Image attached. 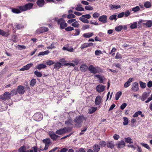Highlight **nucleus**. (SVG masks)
I'll list each match as a JSON object with an SVG mask.
<instances>
[{
  "instance_id": "13d9d810",
  "label": "nucleus",
  "mask_w": 152,
  "mask_h": 152,
  "mask_svg": "<svg viewBox=\"0 0 152 152\" xmlns=\"http://www.w3.org/2000/svg\"><path fill=\"white\" fill-rule=\"evenodd\" d=\"M46 64L48 65H51L54 64V63L51 60H49L47 61Z\"/></svg>"
},
{
  "instance_id": "ddd939ff",
  "label": "nucleus",
  "mask_w": 152,
  "mask_h": 152,
  "mask_svg": "<svg viewBox=\"0 0 152 152\" xmlns=\"http://www.w3.org/2000/svg\"><path fill=\"white\" fill-rule=\"evenodd\" d=\"M49 135L51 139L55 141L56 140L57 138L59 137L58 135L55 134L53 132H49Z\"/></svg>"
},
{
  "instance_id": "a211bd4d",
  "label": "nucleus",
  "mask_w": 152,
  "mask_h": 152,
  "mask_svg": "<svg viewBox=\"0 0 152 152\" xmlns=\"http://www.w3.org/2000/svg\"><path fill=\"white\" fill-rule=\"evenodd\" d=\"M138 85L137 83H134L133 84L132 90L134 91H136L138 90Z\"/></svg>"
},
{
  "instance_id": "de8ad7c7",
  "label": "nucleus",
  "mask_w": 152,
  "mask_h": 152,
  "mask_svg": "<svg viewBox=\"0 0 152 152\" xmlns=\"http://www.w3.org/2000/svg\"><path fill=\"white\" fill-rule=\"evenodd\" d=\"M122 58V56L121 54H120L119 53H117L115 57V58L116 59H121Z\"/></svg>"
},
{
  "instance_id": "69168bd1",
  "label": "nucleus",
  "mask_w": 152,
  "mask_h": 152,
  "mask_svg": "<svg viewBox=\"0 0 152 152\" xmlns=\"http://www.w3.org/2000/svg\"><path fill=\"white\" fill-rule=\"evenodd\" d=\"M127 106V104L126 103H123L121 106L120 108L121 109L124 110Z\"/></svg>"
},
{
  "instance_id": "ea45409f",
  "label": "nucleus",
  "mask_w": 152,
  "mask_h": 152,
  "mask_svg": "<svg viewBox=\"0 0 152 152\" xmlns=\"http://www.w3.org/2000/svg\"><path fill=\"white\" fill-rule=\"evenodd\" d=\"M34 74L38 77H41L42 76V74L40 72H38L37 71H35L34 72Z\"/></svg>"
},
{
  "instance_id": "37998d69",
  "label": "nucleus",
  "mask_w": 152,
  "mask_h": 152,
  "mask_svg": "<svg viewBox=\"0 0 152 152\" xmlns=\"http://www.w3.org/2000/svg\"><path fill=\"white\" fill-rule=\"evenodd\" d=\"M72 26L76 27L78 28L79 26V24L77 21H75L72 24Z\"/></svg>"
},
{
  "instance_id": "b1692460",
  "label": "nucleus",
  "mask_w": 152,
  "mask_h": 152,
  "mask_svg": "<svg viewBox=\"0 0 152 152\" xmlns=\"http://www.w3.org/2000/svg\"><path fill=\"white\" fill-rule=\"evenodd\" d=\"M100 146L98 145L95 144L93 146V149L94 152H98L100 149Z\"/></svg>"
},
{
  "instance_id": "0eeeda50",
  "label": "nucleus",
  "mask_w": 152,
  "mask_h": 152,
  "mask_svg": "<svg viewBox=\"0 0 152 152\" xmlns=\"http://www.w3.org/2000/svg\"><path fill=\"white\" fill-rule=\"evenodd\" d=\"M68 131V129L66 127H64L57 130L56 132V133L58 134L61 135L67 132Z\"/></svg>"
},
{
  "instance_id": "f8f14e48",
  "label": "nucleus",
  "mask_w": 152,
  "mask_h": 152,
  "mask_svg": "<svg viewBox=\"0 0 152 152\" xmlns=\"http://www.w3.org/2000/svg\"><path fill=\"white\" fill-rule=\"evenodd\" d=\"M105 86L99 84L96 87V90L97 91L100 93L103 92L105 89Z\"/></svg>"
},
{
  "instance_id": "c03bdc74",
  "label": "nucleus",
  "mask_w": 152,
  "mask_h": 152,
  "mask_svg": "<svg viewBox=\"0 0 152 152\" xmlns=\"http://www.w3.org/2000/svg\"><path fill=\"white\" fill-rule=\"evenodd\" d=\"M72 120H71V119H69L65 121V124L66 125H71L72 124Z\"/></svg>"
},
{
  "instance_id": "0e129e2a",
  "label": "nucleus",
  "mask_w": 152,
  "mask_h": 152,
  "mask_svg": "<svg viewBox=\"0 0 152 152\" xmlns=\"http://www.w3.org/2000/svg\"><path fill=\"white\" fill-rule=\"evenodd\" d=\"M88 47L87 45V43H85L83 45H81V46L80 47L81 49L82 50Z\"/></svg>"
},
{
  "instance_id": "5fc2aeb1",
  "label": "nucleus",
  "mask_w": 152,
  "mask_h": 152,
  "mask_svg": "<svg viewBox=\"0 0 152 152\" xmlns=\"http://www.w3.org/2000/svg\"><path fill=\"white\" fill-rule=\"evenodd\" d=\"M100 15L99 13L98 12H94L93 15V16L94 18H97Z\"/></svg>"
},
{
  "instance_id": "864d4df0",
  "label": "nucleus",
  "mask_w": 152,
  "mask_h": 152,
  "mask_svg": "<svg viewBox=\"0 0 152 152\" xmlns=\"http://www.w3.org/2000/svg\"><path fill=\"white\" fill-rule=\"evenodd\" d=\"M67 17L68 19L73 18L75 17V16L73 14H70L67 15Z\"/></svg>"
},
{
  "instance_id": "3c124183",
  "label": "nucleus",
  "mask_w": 152,
  "mask_h": 152,
  "mask_svg": "<svg viewBox=\"0 0 152 152\" xmlns=\"http://www.w3.org/2000/svg\"><path fill=\"white\" fill-rule=\"evenodd\" d=\"M95 54L96 56H99L100 54H102V53L100 50H98L95 51Z\"/></svg>"
},
{
  "instance_id": "8fccbe9b",
  "label": "nucleus",
  "mask_w": 152,
  "mask_h": 152,
  "mask_svg": "<svg viewBox=\"0 0 152 152\" xmlns=\"http://www.w3.org/2000/svg\"><path fill=\"white\" fill-rule=\"evenodd\" d=\"M140 87L142 88H145L146 86V84L143 83L142 81H140L139 82Z\"/></svg>"
},
{
  "instance_id": "338daca9",
  "label": "nucleus",
  "mask_w": 152,
  "mask_h": 152,
  "mask_svg": "<svg viewBox=\"0 0 152 152\" xmlns=\"http://www.w3.org/2000/svg\"><path fill=\"white\" fill-rule=\"evenodd\" d=\"M120 137L119 135H118L117 134H115L113 136V137L114 140H118Z\"/></svg>"
},
{
  "instance_id": "a878e982",
  "label": "nucleus",
  "mask_w": 152,
  "mask_h": 152,
  "mask_svg": "<svg viewBox=\"0 0 152 152\" xmlns=\"http://www.w3.org/2000/svg\"><path fill=\"white\" fill-rule=\"evenodd\" d=\"M75 9L77 11H82L84 10V8L82 7L81 4H79L77 5V7L75 8Z\"/></svg>"
},
{
  "instance_id": "bf43d9fd",
  "label": "nucleus",
  "mask_w": 152,
  "mask_h": 152,
  "mask_svg": "<svg viewBox=\"0 0 152 152\" xmlns=\"http://www.w3.org/2000/svg\"><path fill=\"white\" fill-rule=\"evenodd\" d=\"M82 17H83L86 19H89L91 17V16L89 14H86L82 16Z\"/></svg>"
},
{
  "instance_id": "dca6fc26",
  "label": "nucleus",
  "mask_w": 152,
  "mask_h": 152,
  "mask_svg": "<svg viewBox=\"0 0 152 152\" xmlns=\"http://www.w3.org/2000/svg\"><path fill=\"white\" fill-rule=\"evenodd\" d=\"M33 65V64H28L26 66H23L22 68L20 69V71H24L28 69L30 67Z\"/></svg>"
},
{
  "instance_id": "4468645a",
  "label": "nucleus",
  "mask_w": 152,
  "mask_h": 152,
  "mask_svg": "<svg viewBox=\"0 0 152 152\" xmlns=\"http://www.w3.org/2000/svg\"><path fill=\"white\" fill-rule=\"evenodd\" d=\"M48 28L42 27L39 28L37 30V33H42L47 31H48Z\"/></svg>"
},
{
  "instance_id": "7ed1b4c3",
  "label": "nucleus",
  "mask_w": 152,
  "mask_h": 152,
  "mask_svg": "<svg viewBox=\"0 0 152 152\" xmlns=\"http://www.w3.org/2000/svg\"><path fill=\"white\" fill-rule=\"evenodd\" d=\"M34 119L37 121H39L42 120L43 118L42 114L39 112L35 113L33 116Z\"/></svg>"
},
{
  "instance_id": "79ce46f5",
  "label": "nucleus",
  "mask_w": 152,
  "mask_h": 152,
  "mask_svg": "<svg viewBox=\"0 0 152 152\" xmlns=\"http://www.w3.org/2000/svg\"><path fill=\"white\" fill-rule=\"evenodd\" d=\"M123 27L122 26H119L115 27V29L117 31H120L122 29Z\"/></svg>"
},
{
  "instance_id": "9d476101",
  "label": "nucleus",
  "mask_w": 152,
  "mask_h": 152,
  "mask_svg": "<svg viewBox=\"0 0 152 152\" xmlns=\"http://www.w3.org/2000/svg\"><path fill=\"white\" fill-rule=\"evenodd\" d=\"M17 91L20 94H23L25 92L24 87L21 85L18 86L17 88Z\"/></svg>"
},
{
  "instance_id": "f257e3e1",
  "label": "nucleus",
  "mask_w": 152,
  "mask_h": 152,
  "mask_svg": "<svg viewBox=\"0 0 152 152\" xmlns=\"http://www.w3.org/2000/svg\"><path fill=\"white\" fill-rule=\"evenodd\" d=\"M33 6V4L28 3L24 5L19 6L18 8H13L12 9V12L15 13H20L22 12L31 9Z\"/></svg>"
},
{
  "instance_id": "603ef678",
  "label": "nucleus",
  "mask_w": 152,
  "mask_h": 152,
  "mask_svg": "<svg viewBox=\"0 0 152 152\" xmlns=\"http://www.w3.org/2000/svg\"><path fill=\"white\" fill-rule=\"evenodd\" d=\"M10 94H11V96H13L16 94H17V91L16 89H14L11 91Z\"/></svg>"
},
{
  "instance_id": "20e7f679",
  "label": "nucleus",
  "mask_w": 152,
  "mask_h": 152,
  "mask_svg": "<svg viewBox=\"0 0 152 152\" xmlns=\"http://www.w3.org/2000/svg\"><path fill=\"white\" fill-rule=\"evenodd\" d=\"M57 23L58 24H60V28L61 29H64L67 26V24L64 21L63 18H61L58 20Z\"/></svg>"
},
{
  "instance_id": "9b49d317",
  "label": "nucleus",
  "mask_w": 152,
  "mask_h": 152,
  "mask_svg": "<svg viewBox=\"0 0 152 152\" xmlns=\"http://www.w3.org/2000/svg\"><path fill=\"white\" fill-rule=\"evenodd\" d=\"M107 16L106 15H103L100 17L98 19L99 20L102 22V23H104L107 22Z\"/></svg>"
},
{
  "instance_id": "f704fd0d",
  "label": "nucleus",
  "mask_w": 152,
  "mask_h": 152,
  "mask_svg": "<svg viewBox=\"0 0 152 152\" xmlns=\"http://www.w3.org/2000/svg\"><path fill=\"white\" fill-rule=\"evenodd\" d=\"M55 43L54 42H53L50 46L47 47V48L48 49H52L55 48L56 47L55 46Z\"/></svg>"
},
{
  "instance_id": "6e6552de",
  "label": "nucleus",
  "mask_w": 152,
  "mask_h": 152,
  "mask_svg": "<svg viewBox=\"0 0 152 152\" xmlns=\"http://www.w3.org/2000/svg\"><path fill=\"white\" fill-rule=\"evenodd\" d=\"M11 96V94H10V93L7 92L4 94L3 96H0V98L1 99L5 100L6 99H10Z\"/></svg>"
},
{
  "instance_id": "6ab92c4d",
  "label": "nucleus",
  "mask_w": 152,
  "mask_h": 152,
  "mask_svg": "<svg viewBox=\"0 0 152 152\" xmlns=\"http://www.w3.org/2000/svg\"><path fill=\"white\" fill-rule=\"evenodd\" d=\"M107 146L109 148L113 149L114 148V142L112 141H109L107 142L106 144Z\"/></svg>"
},
{
  "instance_id": "052dcab7",
  "label": "nucleus",
  "mask_w": 152,
  "mask_h": 152,
  "mask_svg": "<svg viewBox=\"0 0 152 152\" xmlns=\"http://www.w3.org/2000/svg\"><path fill=\"white\" fill-rule=\"evenodd\" d=\"M16 27L18 29H21L23 27V26L22 25L18 23H16Z\"/></svg>"
},
{
  "instance_id": "a19ab883",
  "label": "nucleus",
  "mask_w": 152,
  "mask_h": 152,
  "mask_svg": "<svg viewBox=\"0 0 152 152\" xmlns=\"http://www.w3.org/2000/svg\"><path fill=\"white\" fill-rule=\"evenodd\" d=\"M63 50H66L67 51L73 52V49L72 48H69L67 47H63Z\"/></svg>"
},
{
  "instance_id": "e433bc0d",
  "label": "nucleus",
  "mask_w": 152,
  "mask_h": 152,
  "mask_svg": "<svg viewBox=\"0 0 152 152\" xmlns=\"http://www.w3.org/2000/svg\"><path fill=\"white\" fill-rule=\"evenodd\" d=\"M123 119L124 120V122H123V124L125 126L128 125L129 123L128 118L126 117H124Z\"/></svg>"
},
{
  "instance_id": "cd10ccee",
  "label": "nucleus",
  "mask_w": 152,
  "mask_h": 152,
  "mask_svg": "<svg viewBox=\"0 0 152 152\" xmlns=\"http://www.w3.org/2000/svg\"><path fill=\"white\" fill-rule=\"evenodd\" d=\"M97 110V107H91L88 110V113L89 114H92L95 112Z\"/></svg>"
},
{
  "instance_id": "49530a36",
  "label": "nucleus",
  "mask_w": 152,
  "mask_h": 152,
  "mask_svg": "<svg viewBox=\"0 0 152 152\" xmlns=\"http://www.w3.org/2000/svg\"><path fill=\"white\" fill-rule=\"evenodd\" d=\"M140 10V8L139 6H137L132 8V11L134 12H137Z\"/></svg>"
},
{
  "instance_id": "58836bf2",
  "label": "nucleus",
  "mask_w": 152,
  "mask_h": 152,
  "mask_svg": "<svg viewBox=\"0 0 152 152\" xmlns=\"http://www.w3.org/2000/svg\"><path fill=\"white\" fill-rule=\"evenodd\" d=\"M137 27V22H134L131 24L130 26V28L131 29H134L136 28Z\"/></svg>"
},
{
  "instance_id": "5701e85b",
  "label": "nucleus",
  "mask_w": 152,
  "mask_h": 152,
  "mask_svg": "<svg viewBox=\"0 0 152 152\" xmlns=\"http://www.w3.org/2000/svg\"><path fill=\"white\" fill-rule=\"evenodd\" d=\"M45 3L44 0H37V4L39 7H42L44 5Z\"/></svg>"
},
{
  "instance_id": "6e6d98bb",
  "label": "nucleus",
  "mask_w": 152,
  "mask_h": 152,
  "mask_svg": "<svg viewBox=\"0 0 152 152\" xmlns=\"http://www.w3.org/2000/svg\"><path fill=\"white\" fill-rule=\"evenodd\" d=\"M99 144L101 147H104L107 144V143L104 141H102L100 142Z\"/></svg>"
},
{
  "instance_id": "c85d7f7f",
  "label": "nucleus",
  "mask_w": 152,
  "mask_h": 152,
  "mask_svg": "<svg viewBox=\"0 0 152 152\" xmlns=\"http://www.w3.org/2000/svg\"><path fill=\"white\" fill-rule=\"evenodd\" d=\"M79 20L84 23H89L88 20L82 16L80 18Z\"/></svg>"
},
{
  "instance_id": "a18cd8bd",
  "label": "nucleus",
  "mask_w": 152,
  "mask_h": 152,
  "mask_svg": "<svg viewBox=\"0 0 152 152\" xmlns=\"http://www.w3.org/2000/svg\"><path fill=\"white\" fill-rule=\"evenodd\" d=\"M140 144L142 146L144 147L145 148H146L148 150H150L151 149L149 145L146 144L144 143H141Z\"/></svg>"
},
{
  "instance_id": "774afa93",
  "label": "nucleus",
  "mask_w": 152,
  "mask_h": 152,
  "mask_svg": "<svg viewBox=\"0 0 152 152\" xmlns=\"http://www.w3.org/2000/svg\"><path fill=\"white\" fill-rule=\"evenodd\" d=\"M152 100V94L151 95L150 97L147 100L145 101L146 103H147Z\"/></svg>"
},
{
  "instance_id": "e2e57ef3",
  "label": "nucleus",
  "mask_w": 152,
  "mask_h": 152,
  "mask_svg": "<svg viewBox=\"0 0 152 152\" xmlns=\"http://www.w3.org/2000/svg\"><path fill=\"white\" fill-rule=\"evenodd\" d=\"M124 15L125 16L127 17L130 15V12L129 10H127L124 12Z\"/></svg>"
},
{
  "instance_id": "7c9ffc66",
  "label": "nucleus",
  "mask_w": 152,
  "mask_h": 152,
  "mask_svg": "<svg viewBox=\"0 0 152 152\" xmlns=\"http://www.w3.org/2000/svg\"><path fill=\"white\" fill-rule=\"evenodd\" d=\"M26 146H23L19 149L18 152H26Z\"/></svg>"
},
{
  "instance_id": "bb28decb",
  "label": "nucleus",
  "mask_w": 152,
  "mask_h": 152,
  "mask_svg": "<svg viewBox=\"0 0 152 152\" xmlns=\"http://www.w3.org/2000/svg\"><path fill=\"white\" fill-rule=\"evenodd\" d=\"M62 65L61 63L59 62L56 63L54 65V68L56 69H59Z\"/></svg>"
},
{
  "instance_id": "393cba45",
  "label": "nucleus",
  "mask_w": 152,
  "mask_h": 152,
  "mask_svg": "<svg viewBox=\"0 0 152 152\" xmlns=\"http://www.w3.org/2000/svg\"><path fill=\"white\" fill-rule=\"evenodd\" d=\"M93 35V33L88 32L83 34V36L86 38H89L92 37Z\"/></svg>"
},
{
  "instance_id": "aec40b11",
  "label": "nucleus",
  "mask_w": 152,
  "mask_h": 152,
  "mask_svg": "<svg viewBox=\"0 0 152 152\" xmlns=\"http://www.w3.org/2000/svg\"><path fill=\"white\" fill-rule=\"evenodd\" d=\"M109 6L111 9L113 10H116L121 7V6L120 5H113L110 4L109 5Z\"/></svg>"
},
{
  "instance_id": "4be33fe9",
  "label": "nucleus",
  "mask_w": 152,
  "mask_h": 152,
  "mask_svg": "<svg viewBox=\"0 0 152 152\" xmlns=\"http://www.w3.org/2000/svg\"><path fill=\"white\" fill-rule=\"evenodd\" d=\"M46 67V65L41 64H38L36 66V68L39 69L40 70L42 69H44Z\"/></svg>"
},
{
  "instance_id": "f3484780",
  "label": "nucleus",
  "mask_w": 152,
  "mask_h": 152,
  "mask_svg": "<svg viewBox=\"0 0 152 152\" xmlns=\"http://www.w3.org/2000/svg\"><path fill=\"white\" fill-rule=\"evenodd\" d=\"M117 146L118 148H121L125 146V143L124 140H122L118 142Z\"/></svg>"
},
{
  "instance_id": "4c0bfd02",
  "label": "nucleus",
  "mask_w": 152,
  "mask_h": 152,
  "mask_svg": "<svg viewBox=\"0 0 152 152\" xmlns=\"http://www.w3.org/2000/svg\"><path fill=\"white\" fill-rule=\"evenodd\" d=\"M117 15H113L110 16L109 17V19L110 20H115V21H116L117 20Z\"/></svg>"
},
{
  "instance_id": "c756f323",
  "label": "nucleus",
  "mask_w": 152,
  "mask_h": 152,
  "mask_svg": "<svg viewBox=\"0 0 152 152\" xmlns=\"http://www.w3.org/2000/svg\"><path fill=\"white\" fill-rule=\"evenodd\" d=\"M144 6L146 8H149L151 7V4L150 2L147 1L144 3Z\"/></svg>"
},
{
  "instance_id": "423d86ee",
  "label": "nucleus",
  "mask_w": 152,
  "mask_h": 152,
  "mask_svg": "<svg viewBox=\"0 0 152 152\" xmlns=\"http://www.w3.org/2000/svg\"><path fill=\"white\" fill-rule=\"evenodd\" d=\"M142 23L143 25H146V26L148 27H150L152 26V22L151 20H149L146 21L144 20H139L138 22L139 24H140L141 23Z\"/></svg>"
},
{
  "instance_id": "412c9836",
  "label": "nucleus",
  "mask_w": 152,
  "mask_h": 152,
  "mask_svg": "<svg viewBox=\"0 0 152 152\" xmlns=\"http://www.w3.org/2000/svg\"><path fill=\"white\" fill-rule=\"evenodd\" d=\"M80 68L81 71L85 72L87 70L88 67L86 65L83 64L81 65Z\"/></svg>"
},
{
  "instance_id": "4d7b16f0",
  "label": "nucleus",
  "mask_w": 152,
  "mask_h": 152,
  "mask_svg": "<svg viewBox=\"0 0 152 152\" xmlns=\"http://www.w3.org/2000/svg\"><path fill=\"white\" fill-rule=\"evenodd\" d=\"M85 9L88 10H92L93 9L92 7L89 5L85 6Z\"/></svg>"
},
{
  "instance_id": "72a5a7b5",
  "label": "nucleus",
  "mask_w": 152,
  "mask_h": 152,
  "mask_svg": "<svg viewBox=\"0 0 152 152\" xmlns=\"http://www.w3.org/2000/svg\"><path fill=\"white\" fill-rule=\"evenodd\" d=\"M125 141L127 143L131 144L133 143L132 139L130 137L125 138Z\"/></svg>"
},
{
  "instance_id": "1a4fd4ad",
  "label": "nucleus",
  "mask_w": 152,
  "mask_h": 152,
  "mask_svg": "<svg viewBox=\"0 0 152 152\" xmlns=\"http://www.w3.org/2000/svg\"><path fill=\"white\" fill-rule=\"evenodd\" d=\"M42 142L45 144V146L43 150H48L50 142V139L49 138L44 139L42 140Z\"/></svg>"
},
{
  "instance_id": "39448f33",
  "label": "nucleus",
  "mask_w": 152,
  "mask_h": 152,
  "mask_svg": "<svg viewBox=\"0 0 152 152\" xmlns=\"http://www.w3.org/2000/svg\"><path fill=\"white\" fill-rule=\"evenodd\" d=\"M99 68L95 67L92 65H90L89 66L88 69L91 73L95 74L99 72Z\"/></svg>"
},
{
  "instance_id": "c9c22d12",
  "label": "nucleus",
  "mask_w": 152,
  "mask_h": 152,
  "mask_svg": "<svg viewBox=\"0 0 152 152\" xmlns=\"http://www.w3.org/2000/svg\"><path fill=\"white\" fill-rule=\"evenodd\" d=\"M147 94L146 93H144L142 95L141 99L142 101H144L147 97Z\"/></svg>"
},
{
  "instance_id": "f03ea898",
  "label": "nucleus",
  "mask_w": 152,
  "mask_h": 152,
  "mask_svg": "<svg viewBox=\"0 0 152 152\" xmlns=\"http://www.w3.org/2000/svg\"><path fill=\"white\" fill-rule=\"evenodd\" d=\"M86 118L83 116H79L76 117L74 119V121L77 124V126L78 127H80L81 126V124L82 123L84 120H86Z\"/></svg>"
},
{
  "instance_id": "473e14b6",
  "label": "nucleus",
  "mask_w": 152,
  "mask_h": 152,
  "mask_svg": "<svg viewBox=\"0 0 152 152\" xmlns=\"http://www.w3.org/2000/svg\"><path fill=\"white\" fill-rule=\"evenodd\" d=\"M9 34L8 32H5L0 29V35H2L3 36H7Z\"/></svg>"
},
{
  "instance_id": "09e8293b",
  "label": "nucleus",
  "mask_w": 152,
  "mask_h": 152,
  "mask_svg": "<svg viewBox=\"0 0 152 152\" xmlns=\"http://www.w3.org/2000/svg\"><path fill=\"white\" fill-rule=\"evenodd\" d=\"M36 83V80L35 79H32L30 83V85L31 86H33L35 85Z\"/></svg>"
},
{
  "instance_id": "2eb2a0df",
  "label": "nucleus",
  "mask_w": 152,
  "mask_h": 152,
  "mask_svg": "<svg viewBox=\"0 0 152 152\" xmlns=\"http://www.w3.org/2000/svg\"><path fill=\"white\" fill-rule=\"evenodd\" d=\"M102 98L100 96H98L96 98L95 104L96 105H98L102 102Z\"/></svg>"
},
{
  "instance_id": "680f3d73",
  "label": "nucleus",
  "mask_w": 152,
  "mask_h": 152,
  "mask_svg": "<svg viewBox=\"0 0 152 152\" xmlns=\"http://www.w3.org/2000/svg\"><path fill=\"white\" fill-rule=\"evenodd\" d=\"M74 28L72 27L69 26L65 28V30L67 31H69L74 30Z\"/></svg>"
},
{
  "instance_id": "2f4dec72",
  "label": "nucleus",
  "mask_w": 152,
  "mask_h": 152,
  "mask_svg": "<svg viewBox=\"0 0 152 152\" xmlns=\"http://www.w3.org/2000/svg\"><path fill=\"white\" fill-rule=\"evenodd\" d=\"M122 94V92L121 91L117 92L115 95V99L116 100H118L119 99V97Z\"/></svg>"
}]
</instances>
